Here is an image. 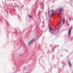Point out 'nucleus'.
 <instances>
[{"label":"nucleus","instance_id":"obj_1","mask_svg":"<svg viewBox=\"0 0 73 73\" xmlns=\"http://www.w3.org/2000/svg\"><path fill=\"white\" fill-rule=\"evenodd\" d=\"M58 11L59 12V13L60 15L62 11H63V8L62 7H59L58 9Z\"/></svg>","mask_w":73,"mask_h":73},{"label":"nucleus","instance_id":"obj_2","mask_svg":"<svg viewBox=\"0 0 73 73\" xmlns=\"http://www.w3.org/2000/svg\"><path fill=\"white\" fill-rule=\"evenodd\" d=\"M72 27L69 29L68 31V37H69L70 36V34H71V31H72Z\"/></svg>","mask_w":73,"mask_h":73},{"label":"nucleus","instance_id":"obj_3","mask_svg":"<svg viewBox=\"0 0 73 73\" xmlns=\"http://www.w3.org/2000/svg\"><path fill=\"white\" fill-rule=\"evenodd\" d=\"M35 40V38H34L33 39H32L31 40V41L29 42V44L28 45V46H29L33 42H34V41Z\"/></svg>","mask_w":73,"mask_h":73},{"label":"nucleus","instance_id":"obj_4","mask_svg":"<svg viewBox=\"0 0 73 73\" xmlns=\"http://www.w3.org/2000/svg\"><path fill=\"white\" fill-rule=\"evenodd\" d=\"M68 64L69 65L70 67H71V63H70V61H68Z\"/></svg>","mask_w":73,"mask_h":73},{"label":"nucleus","instance_id":"obj_5","mask_svg":"<svg viewBox=\"0 0 73 73\" xmlns=\"http://www.w3.org/2000/svg\"><path fill=\"white\" fill-rule=\"evenodd\" d=\"M62 19L60 20V22L58 23V25H60V24H61L62 23Z\"/></svg>","mask_w":73,"mask_h":73},{"label":"nucleus","instance_id":"obj_6","mask_svg":"<svg viewBox=\"0 0 73 73\" xmlns=\"http://www.w3.org/2000/svg\"><path fill=\"white\" fill-rule=\"evenodd\" d=\"M49 28L50 30L52 32V31H53V27H49Z\"/></svg>","mask_w":73,"mask_h":73},{"label":"nucleus","instance_id":"obj_7","mask_svg":"<svg viewBox=\"0 0 73 73\" xmlns=\"http://www.w3.org/2000/svg\"><path fill=\"white\" fill-rule=\"evenodd\" d=\"M65 18H63V23H62V25H63V24H64V23H65Z\"/></svg>","mask_w":73,"mask_h":73},{"label":"nucleus","instance_id":"obj_8","mask_svg":"<svg viewBox=\"0 0 73 73\" xmlns=\"http://www.w3.org/2000/svg\"><path fill=\"white\" fill-rule=\"evenodd\" d=\"M50 11H48V17H49V16H50Z\"/></svg>","mask_w":73,"mask_h":73},{"label":"nucleus","instance_id":"obj_9","mask_svg":"<svg viewBox=\"0 0 73 73\" xmlns=\"http://www.w3.org/2000/svg\"><path fill=\"white\" fill-rule=\"evenodd\" d=\"M54 13H52L50 15V17H51V16H52V15H54Z\"/></svg>","mask_w":73,"mask_h":73},{"label":"nucleus","instance_id":"obj_10","mask_svg":"<svg viewBox=\"0 0 73 73\" xmlns=\"http://www.w3.org/2000/svg\"><path fill=\"white\" fill-rule=\"evenodd\" d=\"M69 19L70 20H72V17L71 18V17H69Z\"/></svg>","mask_w":73,"mask_h":73},{"label":"nucleus","instance_id":"obj_11","mask_svg":"<svg viewBox=\"0 0 73 73\" xmlns=\"http://www.w3.org/2000/svg\"><path fill=\"white\" fill-rule=\"evenodd\" d=\"M29 17H30V18H32V16L31 15H29Z\"/></svg>","mask_w":73,"mask_h":73},{"label":"nucleus","instance_id":"obj_12","mask_svg":"<svg viewBox=\"0 0 73 73\" xmlns=\"http://www.w3.org/2000/svg\"><path fill=\"white\" fill-rule=\"evenodd\" d=\"M54 11V10H52V11H51V13H52V12H53Z\"/></svg>","mask_w":73,"mask_h":73},{"label":"nucleus","instance_id":"obj_13","mask_svg":"<svg viewBox=\"0 0 73 73\" xmlns=\"http://www.w3.org/2000/svg\"><path fill=\"white\" fill-rule=\"evenodd\" d=\"M51 32V33H53L51 32Z\"/></svg>","mask_w":73,"mask_h":73},{"label":"nucleus","instance_id":"obj_14","mask_svg":"<svg viewBox=\"0 0 73 73\" xmlns=\"http://www.w3.org/2000/svg\"><path fill=\"white\" fill-rule=\"evenodd\" d=\"M66 51L67 52H68V50H66Z\"/></svg>","mask_w":73,"mask_h":73},{"label":"nucleus","instance_id":"obj_15","mask_svg":"<svg viewBox=\"0 0 73 73\" xmlns=\"http://www.w3.org/2000/svg\"><path fill=\"white\" fill-rule=\"evenodd\" d=\"M62 64H63V63L62 62Z\"/></svg>","mask_w":73,"mask_h":73},{"label":"nucleus","instance_id":"obj_16","mask_svg":"<svg viewBox=\"0 0 73 73\" xmlns=\"http://www.w3.org/2000/svg\"><path fill=\"white\" fill-rule=\"evenodd\" d=\"M52 60H53V58H52Z\"/></svg>","mask_w":73,"mask_h":73}]
</instances>
